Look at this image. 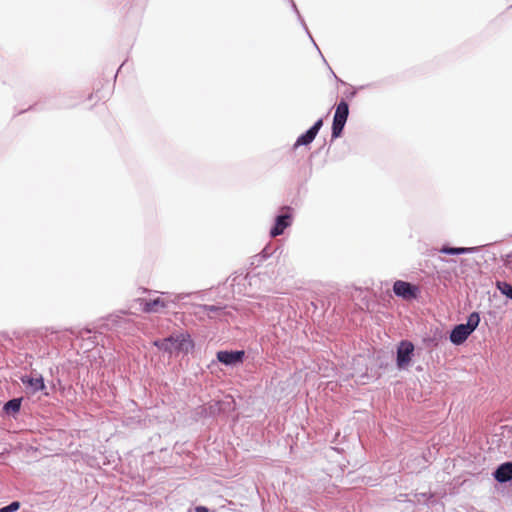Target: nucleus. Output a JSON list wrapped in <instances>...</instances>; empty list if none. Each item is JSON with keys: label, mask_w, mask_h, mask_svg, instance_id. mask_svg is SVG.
<instances>
[{"label": "nucleus", "mask_w": 512, "mask_h": 512, "mask_svg": "<svg viewBox=\"0 0 512 512\" xmlns=\"http://www.w3.org/2000/svg\"><path fill=\"white\" fill-rule=\"evenodd\" d=\"M154 344L161 350L169 353L182 351L187 353L193 348V342L189 334L181 333L168 338L155 341Z\"/></svg>", "instance_id": "f257e3e1"}, {"label": "nucleus", "mask_w": 512, "mask_h": 512, "mask_svg": "<svg viewBox=\"0 0 512 512\" xmlns=\"http://www.w3.org/2000/svg\"><path fill=\"white\" fill-rule=\"evenodd\" d=\"M480 322L479 314L473 312L469 315L467 319V323L459 324L454 327V329L450 333V341L454 345H461L466 341V339L472 334V332L477 328Z\"/></svg>", "instance_id": "f03ea898"}, {"label": "nucleus", "mask_w": 512, "mask_h": 512, "mask_svg": "<svg viewBox=\"0 0 512 512\" xmlns=\"http://www.w3.org/2000/svg\"><path fill=\"white\" fill-rule=\"evenodd\" d=\"M349 114V107L345 101H341L335 111L333 124H332V137L338 138L345 126Z\"/></svg>", "instance_id": "7ed1b4c3"}, {"label": "nucleus", "mask_w": 512, "mask_h": 512, "mask_svg": "<svg viewBox=\"0 0 512 512\" xmlns=\"http://www.w3.org/2000/svg\"><path fill=\"white\" fill-rule=\"evenodd\" d=\"M414 353V345L410 341H401L397 348V367L400 370L407 369Z\"/></svg>", "instance_id": "20e7f679"}, {"label": "nucleus", "mask_w": 512, "mask_h": 512, "mask_svg": "<svg viewBox=\"0 0 512 512\" xmlns=\"http://www.w3.org/2000/svg\"><path fill=\"white\" fill-rule=\"evenodd\" d=\"M393 291L396 296L404 300L415 299L418 294V288L408 282L397 280L393 285Z\"/></svg>", "instance_id": "39448f33"}, {"label": "nucleus", "mask_w": 512, "mask_h": 512, "mask_svg": "<svg viewBox=\"0 0 512 512\" xmlns=\"http://www.w3.org/2000/svg\"><path fill=\"white\" fill-rule=\"evenodd\" d=\"M244 351H219L217 360L226 366H236L242 363Z\"/></svg>", "instance_id": "423d86ee"}, {"label": "nucleus", "mask_w": 512, "mask_h": 512, "mask_svg": "<svg viewBox=\"0 0 512 512\" xmlns=\"http://www.w3.org/2000/svg\"><path fill=\"white\" fill-rule=\"evenodd\" d=\"M323 125L322 119L317 120L314 125L306 131L304 134L300 135L296 142L294 143V148H298L299 146H307L313 142L315 137L317 136L319 130Z\"/></svg>", "instance_id": "0eeeda50"}, {"label": "nucleus", "mask_w": 512, "mask_h": 512, "mask_svg": "<svg viewBox=\"0 0 512 512\" xmlns=\"http://www.w3.org/2000/svg\"><path fill=\"white\" fill-rule=\"evenodd\" d=\"M291 222V215L288 213L277 216L275 220V225L270 231V235L272 237L281 235L284 232V230L291 225Z\"/></svg>", "instance_id": "6e6552de"}, {"label": "nucleus", "mask_w": 512, "mask_h": 512, "mask_svg": "<svg viewBox=\"0 0 512 512\" xmlns=\"http://www.w3.org/2000/svg\"><path fill=\"white\" fill-rule=\"evenodd\" d=\"M167 301L162 298L153 300H141L142 311L146 313H156L167 306Z\"/></svg>", "instance_id": "1a4fd4ad"}, {"label": "nucleus", "mask_w": 512, "mask_h": 512, "mask_svg": "<svg viewBox=\"0 0 512 512\" xmlns=\"http://www.w3.org/2000/svg\"><path fill=\"white\" fill-rule=\"evenodd\" d=\"M22 383L32 392H38L45 388L44 380L41 375L36 376H24L22 377Z\"/></svg>", "instance_id": "9d476101"}, {"label": "nucleus", "mask_w": 512, "mask_h": 512, "mask_svg": "<svg viewBox=\"0 0 512 512\" xmlns=\"http://www.w3.org/2000/svg\"><path fill=\"white\" fill-rule=\"evenodd\" d=\"M495 479L500 482L504 483L512 479V463L506 462L501 464L496 471L494 472Z\"/></svg>", "instance_id": "9b49d317"}, {"label": "nucleus", "mask_w": 512, "mask_h": 512, "mask_svg": "<svg viewBox=\"0 0 512 512\" xmlns=\"http://www.w3.org/2000/svg\"><path fill=\"white\" fill-rule=\"evenodd\" d=\"M475 251H476L475 247H459V248L443 247L440 249L441 253L448 254V255L470 254Z\"/></svg>", "instance_id": "f8f14e48"}, {"label": "nucleus", "mask_w": 512, "mask_h": 512, "mask_svg": "<svg viewBox=\"0 0 512 512\" xmlns=\"http://www.w3.org/2000/svg\"><path fill=\"white\" fill-rule=\"evenodd\" d=\"M21 399H12L4 405V410L7 414H15L20 410Z\"/></svg>", "instance_id": "ddd939ff"}, {"label": "nucleus", "mask_w": 512, "mask_h": 512, "mask_svg": "<svg viewBox=\"0 0 512 512\" xmlns=\"http://www.w3.org/2000/svg\"><path fill=\"white\" fill-rule=\"evenodd\" d=\"M498 288L502 294H504L508 298L512 299V285L502 282V283H498Z\"/></svg>", "instance_id": "4468645a"}, {"label": "nucleus", "mask_w": 512, "mask_h": 512, "mask_svg": "<svg viewBox=\"0 0 512 512\" xmlns=\"http://www.w3.org/2000/svg\"><path fill=\"white\" fill-rule=\"evenodd\" d=\"M20 503L17 501H14L10 503L9 505L3 507L0 509V512H15L19 509Z\"/></svg>", "instance_id": "2eb2a0df"}, {"label": "nucleus", "mask_w": 512, "mask_h": 512, "mask_svg": "<svg viewBox=\"0 0 512 512\" xmlns=\"http://www.w3.org/2000/svg\"><path fill=\"white\" fill-rule=\"evenodd\" d=\"M195 511L196 512H209V510L206 507H204V506H197L195 508Z\"/></svg>", "instance_id": "dca6fc26"}, {"label": "nucleus", "mask_w": 512, "mask_h": 512, "mask_svg": "<svg viewBox=\"0 0 512 512\" xmlns=\"http://www.w3.org/2000/svg\"><path fill=\"white\" fill-rule=\"evenodd\" d=\"M182 298H183V296L181 294H179V295L175 296V299L172 301L174 302V301L182 299Z\"/></svg>", "instance_id": "f3484780"}, {"label": "nucleus", "mask_w": 512, "mask_h": 512, "mask_svg": "<svg viewBox=\"0 0 512 512\" xmlns=\"http://www.w3.org/2000/svg\"><path fill=\"white\" fill-rule=\"evenodd\" d=\"M208 309H209L210 311H214V310H215V307H214V306H210Z\"/></svg>", "instance_id": "a211bd4d"}, {"label": "nucleus", "mask_w": 512, "mask_h": 512, "mask_svg": "<svg viewBox=\"0 0 512 512\" xmlns=\"http://www.w3.org/2000/svg\"><path fill=\"white\" fill-rule=\"evenodd\" d=\"M293 8H294V10L298 13V11H297V8H296V5H295V4H293Z\"/></svg>", "instance_id": "6ab92c4d"}]
</instances>
